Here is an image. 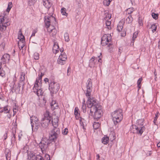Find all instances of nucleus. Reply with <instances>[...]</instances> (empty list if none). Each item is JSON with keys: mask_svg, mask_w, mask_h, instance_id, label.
Returning a JSON list of instances; mask_svg holds the SVG:
<instances>
[{"mask_svg": "<svg viewBox=\"0 0 160 160\" xmlns=\"http://www.w3.org/2000/svg\"><path fill=\"white\" fill-rule=\"evenodd\" d=\"M157 146L158 147H160V142H159L157 144Z\"/></svg>", "mask_w": 160, "mask_h": 160, "instance_id": "62", "label": "nucleus"}, {"mask_svg": "<svg viewBox=\"0 0 160 160\" xmlns=\"http://www.w3.org/2000/svg\"><path fill=\"white\" fill-rule=\"evenodd\" d=\"M152 15L153 18L156 20L158 18V14H157L153 12L152 14Z\"/></svg>", "mask_w": 160, "mask_h": 160, "instance_id": "47", "label": "nucleus"}, {"mask_svg": "<svg viewBox=\"0 0 160 160\" xmlns=\"http://www.w3.org/2000/svg\"><path fill=\"white\" fill-rule=\"evenodd\" d=\"M10 156V153L8 152L7 153H6V157L7 160H8Z\"/></svg>", "mask_w": 160, "mask_h": 160, "instance_id": "53", "label": "nucleus"}, {"mask_svg": "<svg viewBox=\"0 0 160 160\" xmlns=\"http://www.w3.org/2000/svg\"><path fill=\"white\" fill-rule=\"evenodd\" d=\"M68 132V130L67 128L64 129L63 131H62V133L64 135H66L67 134Z\"/></svg>", "mask_w": 160, "mask_h": 160, "instance_id": "52", "label": "nucleus"}, {"mask_svg": "<svg viewBox=\"0 0 160 160\" xmlns=\"http://www.w3.org/2000/svg\"><path fill=\"white\" fill-rule=\"evenodd\" d=\"M2 64L3 62L2 61L0 62V76L2 78H4L5 76V73L4 71L2 68Z\"/></svg>", "mask_w": 160, "mask_h": 160, "instance_id": "20", "label": "nucleus"}, {"mask_svg": "<svg viewBox=\"0 0 160 160\" xmlns=\"http://www.w3.org/2000/svg\"><path fill=\"white\" fill-rule=\"evenodd\" d=\"M30 121L32 131H36L39 126L38 118L36 117L32 116L30 117Z\"/></svg>", "mask_w": 160, "mask_h": 160, "instance_id": "6", "label": "nucleus"}, {"mask_svg": "<svg viewBox=\"0 0 160 160\" xmlns=\"http://www.w3.org/2000/svg\"><path fill=\"white\" fill-rule=\"evenodd\" d=\"M10 59V56L8 54H5L3 55L1 58L2 62H3V64H5V66H6V63L8 62Z\"/></svg>", "mask_w": 160, "mask_h": 160, "instance_id": "16", "label": "nucleus"}, {"mask_svg": "<svg viewBox=\"0 0 160 160\" xmlns=\"http://www.w3.org/2000/svg\"><path fill=\"white\" fill-rule=\"evenodd\" d=\"M95 57H92L90 60L89 66L90 68L94 67L95 66L96 62L97 61V58L95 59Z\"/></svg>", "mask_w": 160, "mask_h": 160, "instance_id": "17", "label": "nucleus"}, {"mask_svg": "<svg viewBox=\"0 0 160 160\" xmlns=\"http://www.w3.org/2000/svg\"><path fill=\"white\" fill-rule=\"evenodd\" d=\"M46 100L45 98H43V105H45L46 103Z\"/></svg>", "mask_w": 160, "mask_h": 160, "instance_id": "57", "label": "nucleus"}, {"mask_svg": "<svg viewBox=\"0 0 160 160\" xmlns=\"http://www.w3.org/2000/svg\"><path fill=\"white\" fill-rule=\"evenodd\" d=\"M36 32H37L35 30L33 31L32 33V34L31 36L32 37V36H34L35 35V34L36 33Z\"/></svg>", "mask_w": 160, "mask_h": 160, "instance_id": "58", "label": "nucleus"}, {"mask_svg": "<svg viewBox=\"0 0 160 160\" xmlns=\"http://www.w3.org/2000/svg\"><path fill=\"white\" fill-rule=\"evenodd\" d=\"M132 18L131 15H129L126 19V22L128 23H131L132 21Z\"/></svg>", "mask_w": 160, "mask_h": 160, "instance_id": "31", "label": "nucleus"}, {"mask_svg": "<svg viewBox=\"0 0 160 160\" xmlns=\"http://www.w3.org/2000/svg\"><path fill=\"white\" fill-rule=\"evenodd\" d=\"M59 133V128H53L49 133L50 139L52 141L56 139Z\"/></svg>", "mask_w": 160, "mask_h": 160, "instance_id": "9", "label": "nucleus"}, {"mask_svg": "<svg viewBox=\"0 0 160 160\" xmlns=\"http://www.w3.org/2000/svg\"><path fill=\"white\" fill-rule=\"evenodd\" d=\"M138 34V32H135L133 33V36L132 37V42H134V40L137 37Z\"/></svg>", "mask_w": 160, "mask_h": 160, "instance_id": "43", "label": "nucleus"}, {"mask_svg": "<svg viewBox=\"0 0 160 160\" xmlns=\"http://www.w3.org/2000/svg\"><path fill=\"white\" fill-rule=\"evenodd\" d=\"M0 24L2 26H5V29L7 26H9L10 24L5 16H3L2 17H1L0 18Z\"/></svg>", "mask_w": 160, "mask_h": 160, "instance_id": "13", "label": "nucleus"}, {"mask_svg": "<svg viewBox=\"0 0 160 160\" xmlns=\"http://www.w3.org/2000/svg\"><path fill=\"white\" fill-rule=\"evenodd\" d=\"M12 2H9L8 3V7L6 10L7 12H9L11 8L12 7Z\"/></svg>", "mask_w": 160, "mask_h": 160, "instance_id": "34", "label": "nucleus"}, {"mask_svg": "<svg viewBox=\"0 0 160 160\" xmlns=\"http://www.w3.org/2000/svg\"><path fill=\"white\" fill-rule=\"evenodd\" d=\"M128 14H130L134 11V9L133 8H129L127 9Z\"/></svg>", "mask_w": 160, "mask_h": 160, "instance_id": "49", "label": "nucleus"}, {"mask_svg": "<svg viewBox=\"0 0 160 160\" xmlns=\"http://www.w3.org/2000/svg\"><path fill=\"white\" fill-rule=\"evenodd\" d=\"M138 23L140 26H142L143 25V22L142 21V19L140 18V17H139L138 18Z\"/></svg>", "mask_w": 160, "mask_h": 160, "instance_id": "54", "label": "nucleus"}, {"mask_svg": "<svg viewBox=\"0 0 160 160\" xmlns=\"http://www.w3.org/2000/svg\"><path fill=\"white\" fill-rule=\"evenodd\" d=\"M85 101L83 100V102L82 103V108L83 112L85 113L86 112V105L85 104Z\"/></svg>", "mask_w": 160, "mask_h": 160, "instance_id": "33", "label": "nucleus"}, {"mask_svg": "<svg viewBox=\"0 0 160 160\" xmlns=\"http://www.w3.org/2000/svg\"><path fill=\"white\" fill-rule=\"evenodd\" d=\"M44 18L45 26L47 29L48 31L50 33L52 32L51 35L54 36L57 34V31L54 27L51 24L52 22H56L55 18L51 15L50 16H45Z\"/></svg>", "mask_w": 160, "mask_h": 160, "instance_id": "2", "label": "nucleus"}, {"mask_svg": "<svg viewBox=\"0 0 160 160\" xmlns=\"http://www.w3.org/2000/svg\"><path fill=\"white\" fill-rule=\"evenodd\" d=\"M111 14L109 13H105V17L104 18L106 20H110L111 17Z\"/></svg>", "mask_w": 160, "mask_h": 160, "instance_id": "38", "label": "nucleus"}, {"mask_svg": "<svg viewBox=\"0 0 160 160\" xmlns=\"http://www.w3.org/2000/svg\"><path fill=\"white\" fill-rule=\"evenodd\" d=\"M20 34L19 35H18V38L19 39V41H21V38L23 40H24V36L22 35V33L21 32V31H19Z\"/></svg>", "mask_w": 160, "mask_h": 160, "instance_id": "42", "label": "nucleus"}, {"mask_svg": "<svg viewBox=\"0 0 160 160\" xmlns=\"http://www.w3.org/2000/svg\"><path fill=\"white\" fill-rule=\"evenodd\" d=\"M59 49L58 43L57 42H54L52 48V51L54 53H57L59 51Z\"/></svg>", "mask_w": 160, "mask_h": 160, "instance_id": "18", "label": "nucleus"}, {"mask_svg": "<svg viewBox=\"0 0 160 160\" xmlns=\"http://www.w3.org/2000/svg\"><path fill=\"white\" fill-rule=\"evenodd\" d=\"M21 41H18V47L20 49H22L25 45L24 40H23L21 38Z\"/></svg>", "mask_w": 160, "mask_h": 160, "instance_id": "24", "label": "nucleus"}, {"mask_svg": "<svg viewBox=\"0 0 160 160\" xmlns=\"http://www.w3.org/2000/svg\"><path fill=\"white\" fill-rule=\"evenodd\" d=\"M143 120L140 119L138 120L137 121V124L138 126L135 125H132V128L134 129L133 133L140 134L141 135L143 132L145 130V128L144 126H141L143 125Z\"/></svg>", "mask_w": 160, "mask_h": 160, "instance_id": "3", "label": "nucleus"}, {"mask_svg": "<svg viewBox=\"0 0 160 160\" xmlns=\"http://www.w3.org/2000/svg\"><path fill=\"white\" fill-rule=\"evenodd\" d=\"M86 89L84 91V93L86 97L88 98L87 102V106L88 108H90V112H92L97 107L100 106L97 101L94 98H91V93L92 89V80L89 78L86 82Z\"/></svg>", "mask_w": 160, "mask_h": 160, "instance_id": "1", "label": "nucleus"}, {"mask_svg": "<svg viewBox=\"0 0 160 160\" xmlns=\"http://www.w3.org/2000/svg\"><path fill=\"white\" fill-rule=\"evenodd\" d=\"M96 157H97V158H100V156L99 155V154H97V155H96Z\"/></svg>", "mask_w": 160, "mask_h": 160, "instance_id": "63", "label": "nucleus"}, {"mask_svg": "<svg viewBox=\"0 0 160 160\" xmlns=\"http://www.w3.org/2000/svg\"><path fill=\"white\" fill-rule=\"evenodd\" d=\"M106 21L105 24L106 28L108 29H110L111 28V21L108 20Z\"/></svg>", "mask_w": 160, "mask_h": 160, "instance_id": "30", "label": "nucleus"}, {"mask_svg": "<svg viewBox=\"0 0 160 160\" xmlns=\"http://www.w3.org/2000/svg\"><path fill=\"white\" fill-rule=\"evenodd\" d=\"M112 120L114 124L120 122L123 118L122 110L119 109L116 110L112 113Z\"/></svg>", "mask_w": 160, "mask_h": 160, "instance_id": "5", "label": "nucleus"}, {"mask_svg": "<svg viewBox=\"0 0 160 160\" xmlns=\"http://www.w3.org/2000/svg\"><path fill=\"white\" fill-rule=\"evenodd\" d=\"M67 59L66 55L64 53H61L59 56V58L57 60L58 64L61 65H64L65 63L66 60Z\"/></svg>", "mask_w": 160, "mask_h": 160, "instance_id": "12", "label": "nucleus"}, {"mask_svg": "<svg viewBox=\"0 0 160 160\" xmlns=\"http://www.w3.org/2000/svg\"><path fill=\"white\" fill-rule=\"evenodd\" d=\"M117 30L119 32H121L123 28V24L122 22H120L118 23L117 27Z\"/></svg>", "mask_w": 160, "mask_h": 160, "instance_id": "26", "label": "nucleus"}, {"mask_svg": "<svg viewBox=\"0 0 160 160\" xmlns=\"http://www.w3.org/2000/svg\"><path fill=\"white\" fill-rule=\"evenodd\" d=\"M25 80V74L23 72H21L20 74L19 81L24 82Z\"/></svg>", "mask_w": 160, "mask_h": 160, "instance_id": "29", "label": "nucleus"}, {"mask_svg": "<svg viewBox=\"0 0 160 160\" xmlns=\"http://www.w3.org/2000/svg\"><path fill=\"white\" fill-rule=\"evenodd\" d=\"M6 30L5 26H2L0 24V31H3Z\"/></svg>", "mask_w": 160, "mask_h": 160, "instance_id": "50", "label": "nucleus"}, {"mask_svg": "<svg viewBox=\"0 0 160 160\" xmlns=\"http://www.w3.org/2000/svg\"><path fill=\"white\" fill-rule=\"evenodd\" d=\"M28 160H44L43 158L40 155H37L36 156L31 154L29 157L28 158Z\"/></svg>", "mask_w": 160, "mask_h": 160, "instance_id": "15", "label": "nucleus"}, {"mask_svg": "<svg viewBox=\"0 0 160 160\" xmlns=\"http://www.w3.org/2000/svg\"><path fill=\"white\" fill-rule=\"evenodd\" d=\"M13 116H14L15 114L16 113V112L17 111V109H16V108H13Z\"/></svg>", "mask_w": 160, "mask_h": 160, "instance_id": "56", "label": "nucleus"}, {"mask_svg": "<svg viewBox=\"0 0 160 160\" xmlns=\"http://www.w3.org/2000/svg\"><path fill=\"white\" fill-rule=\"evenodd\" d=\"M93 128L95 129H97L100 126V124L98 122H94L93 125Z\"/></svg>", "mask_w": 160, "mask_h": 160, "instance_id": "39", "label": "nucleus"}, {"mask_svg": "<svg viewBox=\"0 0 160 160\" xmlns=\"http://www.w3.org/2000/svg\"><path fill=\"white\" fill-rule=\"evenodd\" d=\"M33 92H35L36 93V94L38 96H42L43 94V92L42 89H41V88L39 89L37 88V89H35L33 90Z\"/></svg>", "mask_w": 160, "mask_h": 160, "instance_id": "21", "label": "nucleus"}, {"mask_svg": "<svg viewBox=\"0 0 160 160\" xmlns=\"http://www.w3.org/2000/svg\"><path fill=\"white\" fill-rule=\"evenodd\" d=\"M51 106L52 109L54 110L55 109L58 108V103H56V101H52L51 103Z\"/></svg>", "mask_w": 160, "mask_h": 160, "instance_id": "22", "label": "nucleus"}, {"mask_svg": "<svg viewBox=\"0 0 160 160\" xmlns=\"http://www.w3.org/2000/svg\"><path fill=\"white\" fill-rule=\"evenodd\" d=\"M44 115V117L41 121V124L42 127L46 128L50 123L52 118L51 113L47 111L45 113Z\"/></svg>", "mask_w": 160, "mask_h": 160, "instance_id": "4", "label": "nucleus"}, {"mask_svg": "<svg viewBox=\"0 0 160 160\" xmlns=\"http://www.w3.org/2000/svg\"><path fill=\"white\" fill-rule=\"evenodd\" d=\"M59 85L57 82L53 81L49 84V89L52 93H56L59 90Z\"/></svg>", "mask_w": 160, "mask_h": 160, "instance_id": "8", "label": "nucleus"}, {"mask_svg": "<svg viewBox=\"0 0 160 160\" xmlns=\"http://www.w3.org/2000/svg\"><path fill=\"white\" fill-rule=\"evenodd\" d=\"M80 123L81 126L82 127V128L83 129H85V126H86V124L85 123V120L81 118L80 120Z\"/></svg>", "mask_w": 160, "mask_h": 160, "instance_id": "27", "label": "nucleus"}, {"mask_svg": "<svg viewBox=\"0 0 160 160\" xmlns=\"http://www.w3.org/2000/svg\"><path fill=\"white\" fill-rule=\"evenodd\" d=\"M5 44V43L4 42H2V43L0 45V47L2 48L3 49H4Z\"/></svg>", "mask_w": 160, "mask_h": 160, "instance_id": "55", "label": "nucleus"}, {"mask_svg": "<svg viewBox=\"0 0 160 160\" xmlns=\"http://www.w3.org/2000/svg\"><path fill=\"white\" fill-rule=\"evenodd\" d=\"M79 110L77 107H75L74 109V115L76 117H78L80 114L78 113Z\"/></svg>", "mask_w": 160, "mask_h": 160, "instance_id": "35", "label": "nucleus"}, {"mask_svg": "<svg viewBox=\"0 0 160 160\" xmlns=\"http://www.w3.org/2000/svg\"><path fill=\"white\" fill-rule=\"evenodd\" d=\"M142 78H139V79L138 80L137 82V84L138 87L139 88H140L141 87V85H140L141 82L142 81Z\"/></svg>", "mask_w": 160, "mask_h": 160, "instance_id": "44", "label": "nucleus"}, {"mask_svg": "<svg viewBox=\"0 0 160 160\" xmlns=\"http://www.w3.org/2000/svg\"><path fill=\"white\" fill-rule=\"evenodd\" d=\"M48 144H49L48 140L47 139L42 140L39 143V146L42 152H43L47 148Z\"/></svg>", "mask_w": 160, "mask_h": 160, "instance_id": "11", "label": "nucleus"}, {"mask_svg": "<svg viewBox=\"0 0 160 160\" xmlns=\"http://www.w3.org/2000/svg\"><path fill=\"white\" fill-rule=\"evenodd\" d=\"M1 112H4V113H7L9 112V110H8L7 106L5 107L3 110L1 111Z\"/></svg>", "mask_w": 160, "mask_h": 160, "instance_id": "40", "label": "nucleus"}, {"mask_svg": "<svg viewBox=\"0 0 160 160\" xmlns=\"http://www.w3.org/2000/svg\"><path fill=\"white\" fill-rule=\"evenodd\" d=\"M51 121L52 125L53 128H57L58 126V117H56L55 118L52 119Z\"/></svg>", "mask_w": 160, "mask_h": 160, "instance_id": "19", "label": "nucleus"}, {"mask_svg": "<svg viewBox=\"0 0 160 160\" xmlns=\"http://www.w3.org/2000/svg\"><path fill=\"white\" fill-rule=\"evenodd\" d=\"M158 118V115H156V116H155V118H154V119H156V120H157V119Z\"/></svg>", "mask_w": 160, "mask_h": 160, "instance_id": "64", "label": "nucleus"}, {"mask_svg": "<svg viewBox=\"0 0 160 160\" xmlns=\"http://www.w3.org/2000/svg\"><path fill=\"white\" fill-rule=\"evenodd\" d=\"M46 157H47V160H50V156L48 155H46Z\"/></svg>", "mask_w": 160, "mask_h": 160, "instance_id": "59", "label": "nucleus"}, {"mask_svg": "<svg viewBox=\"0 0 160 160\" xmlns=\"http://www.w3.org/2000/svg\"><path fill=\"white\" fill-rule=\"evenodd\" d=\"M42 78V76H40L39 75L38 77V78L36 79V81H38L39 82H41Z\"/></svg>", "mask_w": 160, "mask_h": 160, "instance_id": "51", "label": "nucleus"}, {"mask_svg": "<svg viewBox=\"0 0 160 160\" xmlns=\"http://www.w3.org/2000/svg\"><path fill=\"white\" fill-rule=\"evenodd\" d=\"M36 0H29L28 3L30 5H33L36 2Z\"/></svg>", "mask_w": 160, "mask_h": 160, "instance_id": "48", "label": "nucleus"}, {"mask_svg": "<svg viewBox=\"0 0 160 160\" xmlns=\"http://www.w3.org/2000/svg\"><path fill=\"white\" fill-rule=\"evenodd\" d=\"M112 0H104L103 1V4L106 6H108L109 5L110 2Z\"/></svg>", "mask_w": 160, "mask_h": 160, "instance_id": "37", "label": "nucleus"}, {"mask_svg": "<svg viewBox=\"0 0 160 160\" xmlns=\"http://www.w3.org/2000/svg\"><path fill=\"white\" fill-rule=\"evenodd\" d=\"M65 40L67 42H68L69 41V35L66 32L64 34Z\"/></svg>", "mask_w": 160, "mask_h": 160, "instance_id": "36", "label": "nucleus"}, {"mask_svg": "<svg viewBox=\"0 0 160 160\" xmlns=\"http://www.w3.org/2000/svg\"><path fill=\"white\" fill-rule=\"evenodd\" d=\"M34 58L35 60H38L39 58V54L37 52H35L34 54Z\"/></svg>", "mask_w": 160, "mask_h": 160, "instance_id": "45", "label": "nucleus"}, {"mask_svg": "<svg viewBox=\"0 0 160 160\" xmlns=\"http://www.w3.org/2000/svg\"><path fill=\"white\" fill-rule=\"evenodd\" d=\"M112 37L109 34L104 35L101 38V44L102 46L108 45L111 41Z\"/></svg>", "mask_w": 160, "mask_h": 160, "instance_id": "10", "label": "nucleus"}, {"mask_svg": "<svg viewBox=\"0 0 160 160\" xmlns=\"http://www.w3.org/2000/svg\"><path fill=\"white\" fill-rule=\"evenodd\" d=\"M41 82H39L38 81H36L34 86L33 88V90L37 89V88H41Z\"/></svg>", "mask_w": 160, "mask_h": 160, "instance_id": "23", "label": "nucleus"}, {"mask_svg": "<svg viewBox=\"0 0 160 160\" xmlns=\"http://www.w3.org/2000/svg\"><path fill=\"white\" fill-rule=\"evenodd\" d=\"M43 4L45 8L49 9L50 10H51L52 12L50 13V15L49 16H50L51 15L52 16L53 14V10L52 8H50L51 6V3L49 1V0H43Z\"/></svg>", "mask_w": 160, "mask_h": 160, "instance_id": "14", "label": "nucleus"}, {"mask_svg": "<svg viewBox=\"0 0 160 160\" xmlns=\"http://www.w3.org/2000/svg\"><path fill=\"white\" fill-rule=\"evenodd\" d=\"M16 129L15 128H13L12 129V140L13 141H15V140L16 137L15 134L16 133Z\"/></svg>", "mask_w": 160, "mask_h": 160, "instance_id": "32", "label": "nucleus"}, {"mask_svg": "<svg viewBox=\"0 0 160 160\" xmlns=\"http://www.w3.org/2000/svg\"><path fill=\"white\" fill-rule=\"evenodd\" d=\"M70 67H69L68 68V70H67V75H68V73L69 72V70L70 69Z\"/></svg>", "mask_w": 160, "mask_h": 160, "instance_id": "61", "label": "nucleus"}, {"mask_svg": "<svg viewBox=\"0 0 160 160\" xmlns=\"http://www.w3.org/2000/svg\"><path fill=\"white\" fill-rule=\"evenodd\" d=\"M102 108L100 105L95 109V110L92 112H90L89 115L92 116L93 113L94 112L93 118L95 119L98 120L100 117H101L102 114Z\"/></svg>", "mask_w": 160, "mask_h": 160, "instance_id": "7", "label": "nucleus"}, {"mask_svg": "<svg viewBox=\"0 0 160 160\" xmlns=\"http://www.w3.org/2000/svg\"><path fill=\"white\" fill-rule=\"evenodd\" d=\"M24 82L19 81L17 90H18V91H20L21 88H22V90H23L24 88Z\"/></svg>", "mask_w": 160, "mask_h": 160, "instance_id": "25", "label": "nucleus"}, {"mask_svg": "<svg viewBox=\"0 0 160 160\" xmlns=\"http://www.w3.org/2000/svg\"><path fill=\"white\" fill-rule=\"evenodd\" d=\"M151 28L152 29V31L154 32L156 31L157 29V26L155 24L152 25L151 26Z\"/></svg>", "mask_w": 160, "mask_h": 160, "instance_id": "41", "label": "nucleus"}, {"mask_svg": "<svg viewBox=\"0 0 160 160\" xmlns=\"http://www.w3.org/2000/svg\"><path fill=\"white\" fill-rule=\"evenodd\" d=\"M102 141L104 144H107L109 142V138L107 137L104 136L102 138Z\"/></svg>", "mask_w": 160, "mask_h": 160, "instance_id": "28", "label": "nucleus"}, {"mask_svg": "<svg viewBox=\"0 0 160 160\" xmlns=\"http://www.w3.org/2000/svg\"><path fill=\"white\" fill-rule=\"evenodd\" d=\"M66 9L64 8H62L61 9V12L63 15H65L67 14L66 12Z\"/></svg>", "mask_w": 160, "mask_h": 160, "instance_id": "46", "label": "nucleus"}, {"mask_svg": "<svg viewBox=\"0 0 160 160\" xmlns=\"http://www.w3.org/2000/svg\"><path fill=\"white\" fill-rule=\"evenodd\" d=\"M44 81L46 83L47 82H48L49 80L48 78H45L44 79Z\"/></svg>", "mask_w": 160, "mask_h": 160, "instance_id": "60", "label": "nucleus"}]
</instances>
